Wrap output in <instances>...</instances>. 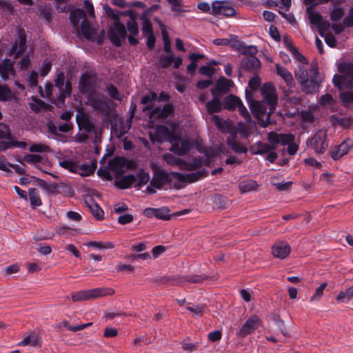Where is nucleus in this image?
Masks as SVG:
<instances>
[{"label":"nucleus","instance_id":"nucleus-33","mask_svg":"<svg viewBox=\"0 0 353 353\" xmlns=\"http://www.w3.org/2000/svg\"><path fill=\"white\" fill-rule=\"evenodd\" d=\"M167 2L176 15L188 12L187 6L184 5L183 0H167Z\"/></svg>","mask_w":353,"mask_h":353},{"label":"nucleus","instance_id":"nucleus-17","mask_svg":"<svg viewBox=\"0 0 353 353\" xmlns=\"http://www.w3.org/2000/svg\"><path fill=\"white\" fill-rule=\"evenodd\" d=\"M76 120L80 130H84L86 132H91L94 130V124L90 121L89 116L83 110L77 111Z\"/></svg>","mask_w":353,"mask_h":353},{"label":"nucleus","instance_id":"nucleus-31","mask_svg":"<svg viewBox=\"0 0 353 353\" xmlns=\"http://www.w3.org/2000/svg\"><path fill=\"white\" fill-rule=\"evenodd\" d=\"M257 188V182L252 179L243 181L239 184V190L243 194L255 191Z\"/></svg>","mask_w":353,"mask_h":353},{"label":"nucleus","instance_id":"nucleus-64","mask_svg":"<svg viewBox=\"0 0 353 353\" xmlns=\"http://www.w3.org/2000/svg\"><path fill=\"white\" fill-rule=\"evenodd\" d=\"M37 78L38 74L36 71L32 70L30 72V74L28 76V81L30 86L36 87L37 85Z\"/></svg>","mask_w":353,"mask_h":353},{"label":"nucleus","instance_id":"nucleus-29","mask_svg":"<svg viewBox=\"0 0 353 353\" xmlns=\"http://www.w3.org/2000/svg\"><path fill=\"white\" fill-rule=\"evenodd\" d=\"M70 19L74 28L77 29L81 21L87 20L85 13L82 9H74L70 14Z\"/></svg>","mask_w":353,"mask_h":353},{"label":"nucleus","instance_id":"nucleus-24","mask_svg":"<svg viewBox=\"0 0 353 353\" xmlns=\"http://www.w3.org/2000/svg\"><path fill=\"white\" fill-rule=\"evenodd\" d=\"M136 181L135 176L132 174L119 176L115 178V185L121 189H127L135 183Z\"/></svg>","mask_w":353,"mask_h":353},{"label":"nucleus","instance_id":"nucleus-61","mask_svg":"<svg viewBox=\"0 0 353 353\" xmlns=\"http://www.w3.org/2000/svg\"><path fill=\"white\" fill-rule=\"evenodd\" d=\"M197 8L200 10L201 12L205 13H210L212 10V3L210 4L208 2L206 1H199L197 3Z\"/></svg>","mask_w":353,"mask_h":353},{"label":"nucleus","instance_id":"nucleus-50","mask_svg":"<svg viewBox=\"0 0 353 353\" xmlns=\"http://www.w3.org/2000/svg\"><path fill=\"white\" fill-rule=\"evenodd\" d=\"M340 99L345 107L353 103V91H347L341 93Z\"/></svg>","mask_w":353,"mask_h":353},{"label":"nucleus","instance_id":"nucleus-23","mask_svg":"<svg viewBox=\"0 0 353 353\" xmlns=\"http://www.w3.org/2000/svg\"><path fill=\"white\" fill-rule=\"evenodd\" d=\"M155 134L159 142L168 141L171 143L175 136L172 135L170 130L165 125H158L155 129Z\"/></svg>","mask_w":353,"mask_h":353},{"label":"nucleus","instance_id":"nucleus-40","mask_svg":"<svg viewBox=\"0 0 353 353\" xmlns=\"http://www.w3.org/2000/svg\"><path fill=\"white\" fill-rule=\"evenodd\" d=\"M29 105L31 110L34 112H39L41 110H46L48 105L43 101L37 99L32 98L29 102Z\"/></svg>","mask_w":353,"mask_h":353},{"label":"nucleus","instance_id":"nucleus-11","mask_svg":"<svg viewBox=\"0 0 353 353\" xmlns=\"http://www.w3.org/2000/svg\"><path fill=\"white\" fill-rule=\"evenodd\" d=\"M205 170L202 169L194 172L183 174L177 172H172V178L179 183H194L205 176Z\"/></svg>","mask_w":353,"mask_h":353},{"label":"nucleus","instance_id":"nucleus-7","mask_svg":"<svg viewBox=\"0 0 353 353\" xmlns=\"http://www.w3.org/2000/svg\"><path fill=\"white\" fill-rule=\"evenodd\" d=\"M172 180L174 179L172 178L171 172L168 174L163 171L156 172L145 191L149 194H153L156 192L155 189L162 188L165 184L171 183Z\"/></svg>","mask_w":353,"mask_h":353},{"label":"nucleus","instance_id":"nucleus-46","mask_svg":"<svg viewBox=\"0 0 353 353\" xmlns=\"http://www.w3.org/2000/svg\"><path fill=\"white\" fill-rule=\"evenodd\" d=\"M256 150L254 152L255 154H263L270 152V150H274L275 147L268 143H257L255 145Z\"/></svg>","mask_w":353,"mask_h":353},{"label":"nucleus","instance_id":"nucleus-22","mask_svg":"<svg viewBox=\"0 0 353 353\" xmlns=\"http://www.w3.org/2000/svg\"><path fill=\"white\" fill-rule=\"evenodd\" d=\"M85 203L87 207L90 209L92 215L97 218V219H102L104 215L103 210L99 205L98 203L95 202L91 196H88L85 199Z\"/></svg>","mask_w":353,"mask_h":353},{"label":"nucleus","instance_id":"nucleus-2","mask_svg":"<svg viewBox=\"0 0 353 353\" xmlns=\"http://www.w3.org/2000/svg\"><path fill=\"white\" fill-rule=\"evenodd\" d=\"M295 77L308 93L316 91L321 81L316 66L311 67L308 71L304 65H299L295 71Z\"/></svg>","mask_w":353,"mask_h":353},{"label":"nucleus","instance_id":"nucleus-39","mask_svg":"<svg viewBox=\"0 0 353 353\" xmlns=\"http://www.w3.org/2000/svg\"><path fill=\"white\" fill-rule=\"evenodd\" d=\"M29 199L32 208L40 206L41 200L40 199L39 190L37 188H30L28 190Z\"/></svg>","mask_w":353,"mask_h":353},{"label":"nucleus","instance_id":"nucleus-49","mask_svg":"<svg viewBox=\"0 0 353 353\" xmlns=\"http://www.w3.org/2000/svg\"><path fill=\"white\" fill-rule=\"evenodd\" d=\"M205 305H192L187 307V310L192 312L196 316H201L205 311Z\"/></svg>","mask_w":353,"mask_h":353},{"label":"nucleus","instance_id":"nucleus-32","mask_svg":"<svg viewBox=\"0 0 353 353\" xmlns=\"http://www.w3.org/2000/svg\"><path fill=\"white\" fill-rule=\"evenodd\" d=\"M276 69L277 74L285 81L288 86H292L294 83V79L292 74L280 64L276 65Z\"/></svg>","mask_w":353,"mask_h":353},{"label":"nucleus","instance_id":"nucleus-8","mask_svg":"<svg viewBox=\"0 0 353 353\" xmlns=\"http://www.w3.org/2000/svg\"><path fill=\"white\" fill-rule=\"evenodd\" d=\"M307 143L316 153L323 154L328 147L326 132L323 130H318Z\"/></svg>","mask_w":353,"mask_h":353},{"label":"nucleus","instance_id":"nucleus-37","mask_svg":"<svg viewBox=\"0 0 353 353\" xmlns=\"http://www.w3.org/2000/svg\"><path fill=\"white\" fill-rule=\"evenodd\" d=\"M353 298V285L344 291H341L336 299L340 303H348Z\"/></svg>","mask_w":353,"mask_h":353},{"label":"nucleus","instance_id":"nucleus-19","mask_svg":"<svg viewBox=\"0 0 353 353\" xmlns=\"http://www.w3.org/2000/svg\"><path fill=\"white\" fill-rule=\"evenodd\" d=\"M174 113V109L171 104L167 103L162 108H154L150 113V119H166L170 116H172Z\"/></svg>","mask_w":353,"mask_h":353},{"label":"nucleus","instance_id":"nucleus-55","mask_svg":"<svg viewBox=\"0 0 353 353\" xmlns=\"http://www.w3.org/2000/svg\"><path fill=\"white\" fill-rule=\"evenodd\" d=\"M51 67H52L51 61L49 59H46L43 61V62L41 65V67L40 68V74L43 77L46 76L50 71Z\"/></svg>","mask_w":353,"mask_h":353},{"label":"nucleus","instance_id":"nucleus-58","mask_svg":"<svg viewBox=\"0 0 353 353\" xmlns=\"http://www.w3.org/2000/svg\"><path fill=\"white\" fill-rule=\"evenodd\" d=\"M64 81H65V74L63 72H59L56 77L54 79V85L56 87H57L59 90H62L63 85H64Z\"/></svg>","mask_w":353,"mask_h":353},{"label":"nucleus","instance_id":"nucleus-53","mask_svg":"<svg viewBox=\"0 0 353 353\" xmlns=\"http://www.w3.org/2000/svg\"><path fill=\"white\" fill-rule=\"evenodd\" d=\"M319 33L321 37H324L325 41L327 46H329L330 47H332V48L335 46L336 39L332 34H323L321 31V27H319Z\"/></svg>","mask_w":353,"mask_h":353},{"label":"nucleus","instance_id":"nucleus-5","mask_svg":"<svg viewBox=\"0 0 353 353\" xmlns=\"http://www.w3.org/2000/svg\"><path fill=\"white\" fill-rule=\"evenodd\" d=\"M108 168L116 177L121 176L128 170L134 169L136 163L133 160H129L125 157H117L110 161Z\"/></svg>","mask_w":353,"mask_h":353},{"label":"nucleus","instance_id":"nucleus-18","mask_svg":"<svg viewBox=\"0 0 353 353\" xmlns=\"http://www.w3.org/2000/svg\"><path fill=\"white\" fill-rule=\"evenodd\" d=\"M268 140L272 144L286 145L289 143L294 141V136L292 134H278L274 132H270L268 135Z\"/></svg>","mask_w":353,"mask_h":353},{"label":"nucleus","instance_id":"nucleus-43","mask_svg":"<svg viewBox=\"0 0 353 353\" xmlns=\"http://www.w3.org/2000/svg\"><path fill=\"white\" fill-rule=\"evenodd\" d=\"M208 112L210 114L219 112L222 108V104L219 99L215 97L212 101H210L206 104Z\"/></svg>","mask_w":353,"mask_h":353},{"label":"nucleus","instance_id":"nucleus-52","mask_svg":"<svg viewBox=\"0 0 353 353\" xmlns=\"http://www.w3.org/2000/svg\"><path fill=\"white\" fill-rule=\"evenodd\" d=\"M236 108H238V111H239V114L244 118L245 121L247 123H250L251 121V117H250L246 107L242 103L241 101L240 102V103L239 104V105Z\"/></svg>","mask_w":353,"mask_h":353},{"label":"nucleus","instance_id":"nucleus-56","mask_svg":"<svg viewBox=\"0 0 353 353\" xmlns=\"http://www.w3.org/2000/svg\"><path fill=\"white\" fill-rule=\"evenodd\" d=\"M92 325V322L87 323H81L75 326L70 325L67 322L65 323V327L70 331L72 332H77L81 330H83L86 327H88Z\"/></svg>","mask_w":353,"mask_h":353},{"label":"nucleus","instance_id":"nucleus-13","mask_svg":"<svg viewBox=\"0 0 353 353\" xmlns=\"http://www.w3.org/2000/svg\"><path fill=\"white\" fill-rule=\"evenodd\" d=\"M18 40L12 46L10 54H14L15 58L19 57L26 49V34L24 29L19 28L17 31Z\"/></svg>","mask_w":353,"mask_h":353},{"label":"nucleus","instance_id":"nucleus-28","mask_svg":"<svg viewBox=\"0 0 353 353\" xmlns=\"http://www.w3.org/2000/svg\"><path fill=\"white\" fill-rule=\"evenodd\" d=\"M10 137V132L9 127L0 123V151H3L8 149L7 141Z\"/></svg>","mask_w":353,"mask_h":353},{"label":"nucleus","instance_id":"nucleus-10","mask_svg":"<svg viewBox=\"0 0 353 353\" xmlns=\"http://www.w3.org/2000/svg\"><path fill=\"white\" fill-rule=\"evenodd\" d=\"M261 319L257 315H252L250 316L246 321L243 324V325L239 328V330L236 332V334L243 338L248 334H251L254 332V331L259 328L261 325Z\"/></svg>","mask_w":353,"mask_h":353},{"label":"nucleus","instance_id":"nucleus-25","mask_svg":"<svg viewBox=\"0 0 353 353\" xmlns=\"http://www.w3.org/2000/svg\"><path fill=\"white\" fill-rule=\"evenodd\" d=\"M93 85L92 77L87 72L83 73L79 79V88L83 94L89 93Z\"/></svg>","mask_w":353,"mask_h":353},{"label":"nucleus","instance_id":"nucleus-4","mask_svg":"<svg viewBox=\"0 0 353 353\" xmlns=\"http://www.w3.org/2000/svg\"><path fill=\"white\" fill-rule=\"evenodd\" d=\"M339 70L341 74H335L332 80L335 86L339 88H353V64L342 63Z\"/></svg>","mask_w":353,"mask_h":353},{"label":"nucleus","instance_id":"nucleus-26","mask_svg":"<svg viewBox=\"0 0 353 353\" xmlns=\"http://www.w3.org/2000/svg\"><path fill=\"white\" fill-rule=\"evenodd\" d=\"M236 137V133L235 132H232L230 134V137L227 138L228 144L230 146V148L236 153H245L247 152L246 147L236 141L235 140Z\"/></svg>","mask_w":353,"mask_h":353},{"label":"nucleus","instance_id":"nucleus-34","mask_svg":"<svg viewBox=\"0 0 353 353\" xmlns=\"http://www.w3.org/2000/svg\"><path fill=\"white\" fill-rule=\"evenodd\" d=\"M212 120L216 125V126L222 132L224 133L230 132L231 133V128H230V122L223 120L217 115H213L212 117ZM232 132H234L232 130Z\"/></svg>","mask_w":353,"mask_h":353},{"label":"nucleus","instance_id":"nucleus-6","mask_svg":"<svg viewBox=\"0 0 353 353\" xmlns=\"http://www.w3.org/2000/svg\"><path fill=\"white\" fill-rule=\"evenodd\" d=\"M210 14L213 16L222 15L225 17H232L236 15V11L232 1L230 0H215L212 2Z\"/></svg>","mask_w":353,"mask_h":353},{"label":"nucleus","instance_id":"nucleus-42","mask_svg":"<svg viewBox=\"0 0 353 353\" xmlns=\"http://www.w3.org/2000/svg\"><path fill=\"white\" fill-rule=\"evenodd\" d=\"M157 99V94L154 92H150L149 94L143 96L141 101V103L143 105V111L144 112L150 110L151 103Z\"/></svg>","mask_w":353,"mask_h":353},{"label":"nucleus","instance_id":"nucleus-14","mask_svg":"<svg viewBox=\"0 0 353 353\" xmlns=\"http://www.w3.org/2000/svg\"><path fill=\"white\" fill-rule=\"evenodd\" d=\"M207 279L204 275H192V276H170L167 278V281L170 282L172 285H185L187 282L193 283H199L203 282Z\"/></svg>","mask_w":353,"mask_h":353},{"label":"nucleus","instance_id":"nucleus-30","mask_svg":"<svg viewBox=\"0 0 353 353\" xmlns=\"http://www.w3.org/2000/svg\"><path fill=\"white\" fill-rule=\"evenodd\" d=\"M316 6H307L306 12L308 14L310 23L313 25L320 26L322 21V16L321 13L315 9Z\"/></svg>","mask_w":353,"mask_h":353},{"label":"nucleus","instance_id":"nucleus-60","mask_svg":"<svg viewBox=\"0 0 353 353\" xmlns=\"http://www.w3.org/2000/svg\"><path fill=\"white\" fill-rule=\"evenodd\" d=\"M47 127L52 138L58 139V137L59 136V134L58 133V127H57L52 121L48 122Z\"/></svg>","mask_w":353,"mask_h":353},{"label":"nucleus","instance_id":"nucleus-36","mask_svg":"<svg viewBox=\"0 0 353 353\" xmlns=\"http://www.w3.org/2000/svg\"><path fill=\"white\" fill-rule=\"evenodd\" d=\"M81 28L82 34L86 39H93L96 34V32L88 20H84L81 21Z\"/></svg>","mask_w":353,"mask_h":353},{"label":"nucleus","instance_id":"nucleus-9","mask_svg":"<svg viewBox=\"0 0 353 353\" xmlns=\"http://www.w3.org/2000/svg\"><path fill=\"white\" fill-rule=\"evenodd\" d=\"M114 19L115 22L110 28L109 38L111 42L116 46H120L121 45V40L125 38L127 32L125 26L119 22V17L115 16Z\"/></svg>","mask_w":353,"mask_h":353},{"label":"nucleus","instance_id":"nucleus-27","mask_svg":"<svg viewBox=\"0 0 353 353\" xmlns=\"http://www.w3.org/2000/svg\"><path fill=\"white\" fill-rule=\"evenodd\" d=\"M144 213L147 216H153L159 219L168 220L170 219V216L168 214V209L167 208L159 209L148 208L145 210Z\"/></svg>","mask_w":353,"mask_h":353},{"label":"nucleus","instance_id":"nucleus-45","mask_svg":"<svg viewBox=\"0 0 353 353\" xmlns=\"http://www.w3.org/2000/svg\"><path fill=\"white\" fill-rule=\"evenodd\" d=\"M29 150L31 152H50L51 151L48 145L41 142L30 144Z\"/></svg>","mask_w":353,"mask_h":353},{"label":"nucleus","instance_id":"nucleus-20","mask_svg":"<svg viewBox=\"0 0 353 353\" xmlns=\"http://www.w3.org/2000/svg\"><path fill=\"white\" fill-rule=\"evenodd\" d=\"M290 252V246L287 242H276L272 247V253L274 257L280 259H285Z\"/></svg>","mask_w":353,"mask_h":353},{"label":"nucleus","instance_id":"nucleus-35","mask_svg":"<svg viewBox=\"0 0 353 353\" xmlns=\"http://www.w3.org/2000/svg\"><path fill=\"white\" fill-rule=\"evenodd\" d=\"M236 46L237 50L246 56H252L256 54L258 50L256 46H246L242 43L237 41V43L235 45Z\"/></svg>","mask_w":353,"mask_h":353},{"label":"nucleus","instance_id":"nucleus-21","mask_svg":"<svg viewBox=\"0 0 353 353\" xmlns=\"http://www.w3.org/2000/svg\"><path fill=\"white\" fill-rule=\"evenodd\" d=\"M241 67L249 71H254L261 67V61L254 55L245 56L241 62Z\"/></svg>","mask_w":353,"mask_h":353},{"label":"nucleus","instance_id":"nucleus-15","mask_svg":"<svg viewBox=\"0 0 353 353\" xmlns=\"http://www.w3.org/2000/svg\"><path fill=\"white\" fill-rule=\"evenodd\" d=\"M171 151L178 155H183L186 154L192 148V145L189 140L181 139L177 137L171 141Z\"/></svg>","mask_w":353,"mask_h":353},{"label":"nucleus","instance_id":"nucleus-54","mask_svg":"<svg viewBox=\"0 0 353 353\" xmlns=\"http://www.w3.org/2000/svg\"><path fill=\"white\" fill-rule=\"evenodd\" d=\"M343 15V10L340 7L334 8L330 14V19L332 21H336L340 20Z\"/></svg>","mask_w":353,"mask_h":353},{"label":"nucleus","instance_id":"nucleus-3","mask_svg":"<svg viewBox=\"0 0 353 353\" xmlns=\"http://www.w3.org/2000/svg\"><path fill=\"white\" fill-rule=\"evenodd\" d=\"M115 293L113 288H97L91 290H81L72 292L71 298L73 301H83L105 296H111Z\"/></svg>","mask_w":353,"mask_h":353},{"label":"nucleus","instance_id":"nucleus-16","mask_svg":"<svg viewBox=\"0 0 353 353\" xmlns=\"http://www.w3.org/2000/svg\"><path fill=\"white\" fill-rule=\"evenodd\" d=\"M14 62L10 59H5L0 62V76L3 80L16 76V70L14 68Z\"/></svg>","mask_w":353,"mask_h":353},{"label":"nucleus","instance_id":"nucleus-47","mask_svg":"<svg viewBox=\"0 0 353 353\" xmlns=\"http://www.w3.org/2000/svg\"><path fill=\"white\" fill-rule=\"evenodd\" d=\"M332 121L333 123H336L340 125H342L345 128L350 127L353 123V119L352 120L349 117H339L338 116L333 115L332 117Z\"/></svg>","mask_w":353,"mask_h":353},{"label":"nucleus","instance_id":"nucleus-41","mask_svg":"<svg viewBox=\"0 0 353 353\" xmlns=\"http://www.w3.org/2000/svg\"><path fill=\"white\" fill-rule=\"evenodd\" d=\"M87 247H92L96 250H106V249H112L114 247V245L112 242H101V241H90L85 244Z\"/></svg>","mask_w":353,"mask_h":353},{"label":"nucleus","instance_id":"nucleus-63","mask_svg":"<svg viewBox=\"0 0 353 353\" xmlns=\"http://www.w3.org/2000/svg\"><path fill=\"white\" fill-rule=\"evenodd\" d=\"M30 65V59L28 55L25 56L23 57L19 62H18V67L22 70H27Z\"/></svg>","mask_w":353,"mask_h":353},{"label":"nucleus","instance_id":"nucleus-48","mask_svg":"<svg viewBox=\"0 0 353 353\" xmlns=\"http://www.w3.org/2000/svg\"><path fill=\"white\" fill-rule=\"evenodd\" d=\"M137 186L139 188L145 185L150 180V174L148 172H145L143 170H141L137 174Z\"/></svg>","mask_w":353,"mask_h":353},{"label":"nucleus","instance_id":"nucleus-1","mask_svg":"<svg viewBox=\"0 0 353 353\" xmlns=\"http://www.w3.org/2000/svg\"><path fill=\"white\" fill-rule=\"evenodd\" d=\"M263 101L252 99L246 90V100L249 108L257 119L260 126L267 127L270 123V117L276 107L278 95L274 85L271 83H264L260 88Z\"/></svg>","mask_w":353,"mask_h":353},{"label":"nucleus","instance_id":"nucleus-12","mask_svg":"<svg viewBox=\"0 0 353 353\" xmlns=\"http://www.w3.org/2000/svg\"><path fill=\"white\" fill-rule=\"evenodd\" d=\"M353 148V141L346 139L341 144L332 148L330 150V156L334 161L339 160Z\"/></svg>","mask_w":353,"mask_h":353},{"label":"nucleus","instance_id":"nucleus-62","mask_svg":"<svg viewBox=\"0 0 353 353\" xmlns=\"http://www.w3.org/2000/svg\"><path fill=\"white\" fill-rule=\"evenodd\" d=\"M24 160L30 164H33L39 163L41 161V157L38 154H30L25 156Z\"/></svg>","mask_w":353,"mask_h":353},{"label":"nucleus","instance_id":"nucleus-38","mask_svg":"<svg viewBox=\"0 0 353 353\" xmlns=\"http://www.w3.org/2000/svg\"><path fill=\"white\" fill-rule=\"evenodd\" d=\"M240 102L241 100L238 97L230 95L224 99L223 105L228 110H234L238 107Z\"/></svg>","mask_w":353,"mask_h":353},{"label":"nucleus","instance_id":"nucleus-57","mask_svg":"<svg viewBox=\"0 0 353 353\" xmlns=\"http://www.w3.org/2000/svg\"><path fill=\"white\" fill-rule=\"evenodd\" d=\"M127 28H128V30L129 32L132 35L136 36V35L138 34V33H139L138 24L135 21V20H134L132 19L131 20H130L127 23Z\"/></svg>","mask_w":353,"mask_h":353},{"label":"nucleus","instance_id":"nucleus-44","mask_svg":"<svg viewBox=\"0 0 353 353\" xmlns=\"http://www.w3.org/2000/svg\"><path fill=\"white\" fill-rule=\"evenodd\" d=\"M29 345L34 347L41 346L38 342V337L34 333L26 336L19 343V345L20 346H26Z\"/></svg>","mask_w":353,"mask_h":353},{"label":"nucleus","instance_id":"nucleus-59","mask_svg":"<svg viewBox=\"0 0 353 353\" xmlns=\"http://www.w3.org/2000/svg\"><path fill=\"white\" fill-rule=\"evenodd\" d=\"M7 145L8 148H18L24 149L26 148L27 143L25 141H13L10 137L8 141H7Z\"/></svg>","mask_w":353,"mask_h":353},{"label":"nucleus","instance_id":"nucleus-51","mask_svg":"<svg viewBox=\"0 0 353 353\" xmlns=\"http://www.w3.org/2000/svg\"><path fill=\"white\" fill-rule=\"evenodd\" d=\"M326 286L327 283H323L319 288H317L315 290L314 294L310 298V301H319L323 295V291Z\"/></svg>","mask_w":353,"mask_h":353}]
</instances>
